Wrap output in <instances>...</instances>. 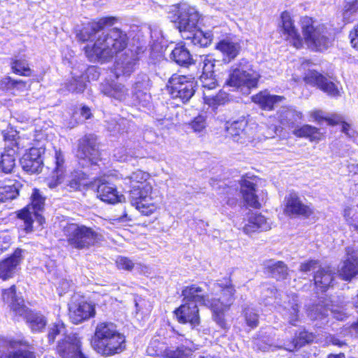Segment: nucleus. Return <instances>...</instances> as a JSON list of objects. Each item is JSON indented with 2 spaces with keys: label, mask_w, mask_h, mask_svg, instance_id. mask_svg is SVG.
Wrapping results in <instances>:
<instances>
[{
  "label": "nucleus",
  "mask_w": 358,
  "mask_h": 358,
  "mask_svg": "<svg viewBox=\"0 0 358 358\" xmlns=\"http://www.w3.org/2000/svg\"><path fill=\"white\" fill-rule=\"evenodd\" d=\"M116 19L106 17L98 21H92L85 25L77 34L79 41L85 42L90 41L85 48L87 57L91 60L107 61L117 53L124 50L128 43V37L125 32L117 28L111 29L99 35L94 43H92L95 35L106 26L114 24Z\"/></svg>",
  "instance_id": "1"
},
{
  "label": "nucleus",
  "mask_w": 358,
  "mask_h": 358,
  "mask_svg": "<svg viewBox=\"0 0 358 358\" xmlns=\"http://www.w3.org/2000/svg\"><path fill=\"white\" fill-rule=\"evenodd\" d=\"M130 187L129 201L138 212L145 216L153 214L159 207L162 198L157 189H153L150 175L141 170L124 178Z\"/></svg>",
  "instance_id": "2"
},
{
  "label": "nucleus",
  "mask_w": 358,
  "mask_h": 358,
  "mask_svg": "<svg viewBox=\"0 0 358 358\" xmlns=\"http://www.w3.org/2000/svg\"><path fill=\"white\" fill-rule=\"evenodd\" d=\"M125 343L124 335L118 331L114 323L102 322L96 325L93 346L98 353L104 356L120 353L126 348Z\"/></svg>",
  "instance_id": "3"
},
{
  "label": "nucleus",
  "mask_w": 358,
  "mask_h": 358,
  "mask_svg": "<svg viewBox=\"0 0 358 358\" xmlns=\"http://www.w3.org/2000/svg\"><path fill=\"white\" fill-rule=\"evenodd\" d=\"M260 77L251 62L242 58L231 66L225 83L235 90L248 94L252 89L257 87Z\"/></svg>",
  "instance_id": "4"
},
{
  "label": "nucleus",
  "mask_w": 358,
  "mask_h": 358,
  "mask_svg": "<svg viewBox=\"0 0 358 358\" xmlns=\"http://www.w3.org/2000/svg\"><path fill=\"white\" fill-rule=\"evenodd\" d=\"M3 300L9 304L15 316L23 317L33 331H41L47 324L45 317L39 313L29 311L21 296L16 294L15 285L3 289Z\"/></svg>",
  "instance_id": "5"
},
{
  "label": "nucleus",
  "mask_w": 358,
  "mask_h": 358,
  "mask_svg": "<svg viewBox=\"0 0 358 358\" xmlns=\"http://www.w3.org/2000/svg\"><path fill=\"white\" fill-rule=\"evenodd\" d=\"M62 231L68 244L78 250L89 249L101 238L92 228L76 223H67Z\"/></svg>",
  "instance_id": "6"
},
{
  "label": "nucleus",
  "mask_w": 358,
  "mask_h": 358,
  "mask_svg": "<svg viewBox=\"0 0 358 358\" xmlns=\"http://www.w3.org/2000/svg\"><path fill=\"white\" fill-rule=\"evenodd\" d=\"M30 203L18 212V218L23 222V229L26 233L33 230V223L37 222L41 226L44 218L41 213L44 209L45 198L38 189H34L30 197Z\"/></svg>",
  "instance_id": "7"
},
{
  "label": "nucleus",
  "mask_w": 358,
  "mask_h": 358,
  "mask_svg": "<svg viewBox=\"0 0 358 358\" xmlns=\"http://www.w3.org/2000/svg\"><path fill=\"white\" fill-rule=\"evenodd\" d=\"M169 18L177 23L182 37L186 32L195 31L199 20V14L194 8L185 4L172 5L168 8Z\"/></svg>",
  "instance_id": "8"
},
{
  "label": "nucleus",
  "mask_w": 358,
  "mask_h": 358,
  "mask_svg": "<svg viewBox=\"0 0 358 358\" xmlns=\"http://www.w3.org/2000/svg\"><path fill=\"white\" fill-rule=\"evenodd\" d=\"M302 29L308 47L315 51H323L331 45L327 30L324 25H314L312 18L306 17L302 21Z\"/></svg>",
  "instance_id": "9"
},
{
  "label": "nucleus",
  "mask_w": 358,
  "mask_h": 358,
  "mask_svg": "<svg viewBox=\"0 0 358 358\" xmlns=\"http://www.w3.org/2000/svg\"><path fill=\"white\" fill-rule=\"evenodd\" d=\"M212 290L211 310H226L234 303L236 290L230 278L218 280L213 284Z\"/></svg>",
  "instance_id": "10"
},
{
  "label": "nucleus",
  "mask_w": 358,
  "mask_h": 358,
  "mask_svg": "<svg viewBox=\"0 0 358 358\" xmlns=\"http://www.w3.org/2000/svg\"><path fill=\"white\" fill-rule=\"evenodd\" d=\"M168 87L173 99L186 103L194 94L196 82L190 76L173 74L169 80Z\"/></svg>",
  "instance_id": "11"
},
{
  "label": "nucleus",
  "mask_w": 358,
  "mask_h": 358,
  "mask_svg": "<svg viewBox=\"0 0 358 358\" xmlns=\"http://www.w3.org/2000/svg\"><path fill=\"white\" fill-rule=\"evenodd\" d=\"M313 339L312 334L308 331H300L296 338L288 343H284L283 345H275L273 341L267 338L264 339L263 336L258 338L255 341V345L257 349L262 351L274 350L276 348H284L288 351H294L298 348L303 346L306 343L310 342Z\"/></svg>",
  "instance_id": "12"
},
{
  "label": "nucleus",
  "mask_w": 358,
  "mask_h": 358,
  "mask_svg": "<svg viewBox=\"0 0 358 358\" xmlns=\"http://www.w3.org/2000/svg\"><path fill=\"white\" fill-rule=\"evenodd\" d=\"M77 157L82 166L96 164L99 152L97 147L96 139L93 135H85L78 141Z\"/></svg>",
  "instance_id": "13"
},
{
  "label": "nucleus",
  "mask_w": 358,
  "mask_h": 358,
  "mask_svg": "<svg viewBox=\"0 0 358 358\" xmlns=\"http://www.w3.org/2000/svg\"><path fill=\"white\" fill-rule=\"evenodd\" d=\"M255 127L248 124L244 119L227 123L226 126L227 136L234 141L240 143L250 141L255 136Z\"/></svg>",
  "instance_id": "14"
},
{
  "label": "nucleus",
  "mask_w": 358,
  "mask_h": 358,
  "mask_svg": "<svg viewBox=\"0 0 358 358\" xmlns=\"http://www.w3.org/2000/svg\"><path fill=\"white\" fill-rule=\"evenodd\" d=\"M57 352L62 358H87L80 350V341L76 334L66 336L59 341Z\"/></svg>",
  "instance_id": "15"
},
{
  "label": "nucleus",
  "mask_w": 358,
  "mask_h": 358,
  "mask_svg": "<svg viewBox=\"0 0 358 358\" xmlns=\"http://www.w3.org/2000/svg\"><path fill=\"white\" fill-rule=\"evenodd\" d=\"M45 149L41 148H31L20 160L22 169L29 173H36L42 171L43 161V155Z\"/></svg>",
  "instance_id": "16"
},
{
  "label": "nucleus",
  "mask_w": 358,
  "mask_h": 358,
  "mask_svg": "<svg viewBox=\"0 0 358 358\" xmlns=\"http://www.w3.org/2000/svg\"><path fill=\"white\" fill-rule=\"evenodd\" d=\"M174 313L177 320L181 324H189L191 329H195L200 324L199 308L196 303L183 302Z\"/></svg>",
  "instance_id": "17"
},
{
  "label": "nucleus",
  "mask_w": 358,
  "mask_h": 358,
  "mask_svg": "<svg viewBox=\"0 0 358 358\" xmlns=\"http://www.w3.org/2000/svg\"><path fill=\"white\" fill-rule=\"evenodd\" d=\"M285 202V213L289 215L308 217L313 213L312 208L303 203L296 192H292L286 196Z\"/></svg>",
  "instance_id": "18"
},
{
  "label": "nucleus",
  "mask_w": 358,
  "mask_h": 358,
  "mask_svg": "<svg viewBox=\"0 0 358 358\" xmlns=\"http://www.w3.org/2000/svg\"><path fill=\"white\" fill-rule=\"evenodd\" d=\"M69 317L74 324H79L95 315L93 305L85 301L72 302L69 305Z\"/></svg>",
  "instance_id": "19"
},
{
  "label": "nucleus",
  "mask_w": 358,
  "mask_h": 358,
  "mask_svg": "<svg viewBox=\"0 0 358 358\" xmlns=\"http://www.w3.org/2000/svg\"><path fill=\"white\" fill-rule=\"evenodd\" d=\"M183 302L194 303L203 305L211 309V296L207 294L203 289L197 285H192L184 287L182 291Z\"/></svg>",
  "instance_id": "20"
},
{
  "label": "nucleus",
  "mask_w": 358,
  "mask_h": 358,
  "mask_svg": "<svg viewBox=\"0 0 358 358\" xmlns=\"http://www.w3.org/2000/svg\"><path fill=\"white\" fill-rule=\"evenodd\" d=\"M137 59L132 51L128 50L118 57L114 65V74L117 78L129 77L135 71Z\"/></svg>",
  "instance_id": "21"
},
{
  "label": "nucleus",
  "mask_w": 358,
  "mask_h": 358,
  "mask_svg": "<svg viewBox=\"0 0 358 358\" xmlns=\"http://www.w3.org/2000/svg\"><path fill=\"white\" fill-rule=\"evenodd\" d=\"M54 159L55 166L51 175L46 179V184L51 189H56L62 182L66 171L64 155L61 150H55Z\"/></svg>",
  "instance_id": "22"
},
{
  "label": "nucleus",
  "mask_w": 358,
  "mask_h": 358,
  "mask_svg": "<svg viewBox=\"0 0 358 358\" xmlns=\"http://www.w3.org/2000/svg\"><path fill=\"white\" fill-rule=\"evenodd\" d=\"M86 77L89 79L97 80L99 77V73L95 66H90L87 69L86 76L81 74L76 76L73 74L72 78L64 84L66 91L72 93H81L86 88Z\"/></svg>",
  "instance_id": "23"
},
{
  "label": "nucleus",
  "mask_w": 358,
  "mask_h": 358,
  "mask_svg": "<svg viewBox=\"0 0 358 358\" xmlns=\"http://www.w3.org/2000/svg\"><path fill=\"white\" fill-rule=\"evenodd\" d=\"M306 83L318 86L323 92L331 96H340L338 86L331 80L327 78L315 71H310L305 77Z\"/></svg>",
  "instance_id": "24"
},
{
  "label": "nucleus",
  "mask_w": 358,
  "mask_h": 358,
  "mask_svg": "<svg viewBox=\"0 0 358 358\" xmlns=\"http://www.w3.org/2000/svg\"><path fill=\"white\" fill-rule=\"evenodd\" d=\"M339 275L344 280H350L358 274V251L352 247L346 248V259L338 271Z\"/></svg>",
  "instance_id": "25"
},
{
  "label": "nucleus",
  "mask_w": 358,
  "mask_h": 358,
  "mask_svg": "<svg viewBox=\"0 0 358 358\" xmlns=\"http://www.w3.org/2000/svg\"><path fill=\"white\" fill-rule=\"evenodd\" d=\"M150 87V80L146 74H139L133 85V95L143 106H147L150 101L151 96L148 93Z\"/></svg>",
  "instance_id": "26"
},
{
  "label": "nucleus",
  "mask_w": 358,
  "mask_h": 358,
  "mask_svg": "<svg viewBox=\"0 0 358 358\" xmlns=\"http://www.w3.org/2000/svg\"><path fill=\"white\" fill-rule=\"evenodd\" d=\"M99 90L105 96L120 102L126 101L129 96V89L117 82L105 81L101 83Z\"/></svg>",
  "instance_id": "27"
},
{
  "label": "nucleus",
  "mask_w": 358,
  "mask_h": 358,
  "mask_svg": "<svg viewBox=\"0 0 358 358\" xmlns=\"http://www.w3.org/2000/svg\"><path fill=\"white\" fill-rule=\"evenodd\" d=\"M281 20L283 34L286 36V40L297 49L302 47L303 40L294 27L289 13L286 11L283 12L281 14Z\"/></svg>",
  "instance_id": "28"
},
{
  "label": "nucleus",
  "mask_w": 358,
  "mask_h": 358,
  "mask_svg": "<svg viewBox=\"0 0 358 358\" xmlns=\"http://www.w3.org/2000/svg\"><path fill=\"white\" fill-rule=\"evenodd\" d=\"M22 250L17 249L9 257L0 262V278L5 280L13 276L22 259Z\"/></svg>",
  "instance_id": "29"
},
{
  "label": "nucleus",
  "mask_w": 358,
  "mask_h": 358,
  "mask_svg": "<svg viewBox=\"0 0 358 358\" xmlns=\"http://www.w3.org/2000/svg\"><path fill=\"white\" fill-rule=\"evenodd\" d=\"M271 228V221L262 214L251 213L248 215L247 223L243 227L246 234L259 231H267Z\"/></svg>",
  "instance_id": "30"
},
{
  "label": "nucleus",
  "mask_w": 358,
  "mask_h": 358,
  "mask_svg": "<svg viewBox=\"0 0 358 358\" xmlns=\"http://www.w3.org/2000/svg\"><path fill=\"white\" fill-rule=\"evenodd\" d=\"M216 48L223 55L224 61L229 62L238 55L241 45L238 40L227 38L220 41L216 45Z\"/></svg>",
  "instance_id": "31"
},
{
  "label": "nucleus",
  "mask_w": 358,
  "mask_h": 358,
  "mask_svg": "<svg viewBox=\"0 0 358 358\" xmlns=\"http://www.w3.org/2000/svg\"><path fill=\"white\" fill-rule=\"evenodd\" d=\"M255 178L244 177L240 182L241 193L245 202L250 206L255 208L260 207L257 196L255 193Z\"/></svg>",
  "instance_id": "32"
},
{
  "label": "nucleus",
  "mask_w": 358,
  "mask_h": 358,
  "mask_svg": "<svg viewBox=\"0 0 358 358\" xmlns=\"http://www.w3.org/2000/svg\"><path fill=\"white\" fill-rule=\"evenodd\" d=\"M302 117L301 112L289 107H282L277 113V118L280 124L293 130L297 127L296 123L301 120Z\"/></svg>",
  "instance_id": "33"
},
{
  "label": "nucleus",
  "mask_w": 358,
  "mask_h": 358,
  "mask_svg": "<svg viewBox=\"0 0 358 358\" xmlns=\"http://www.w3.org/2000/svg\"><path fill=\"white\" fill-rule=\"evenodd\" d=\"M12 147L6 146L1 155L0 171L5 173H10L15 166L18 148L16 142H11Z\"/></svg>",
  "instance_id": "34"
},
{
  "label": "nucleus",
  "mask_w": 358,
  "mask_h": 358,
  "mask_svg": "<svg viewBox=\"0 0 358 358\" xmlns=\"http://www.w3.org/2000/svg\"><path fill=\"white\" fill-rule=\"evenodd\" d=\"M97 196L108 203L121 202L124 199L123 195L118 194L115 185L108 182H102L98 185Z\"/></svg>",
  "instance_id": "35"
},
{
  "label": "nucleus",
  "mask_w": 358,
  "mask_h": 358,
  "mask_svg": "<svg viewBox=\"0 0 358 358\" xmlns=\"http://www.w3.org/2000/svg\"><path fill=\"white\" fill-rule=\"evenodd\" d=\"M334 271L330 267L320 268L314 275L315 285L322 292H325L334 280Z\"/></svg>",
  "instance_id": "36"
},
{
  "label": "nucleus",
  "mask_w": 358,
  "mask_h": 358,
  "mask_svg": "<svg viewBox=\"0 0 358 358\" xmlns=\"http://www.w3.org/2000/svg\"><path fill=\"white\" fill-rule=\"evenodd\" d=\"M284 99L283 96L271 95L267 91H262L252 96L254 103L260 106L264 110H271L274 104Z\"/></svg>",
  "instance_id": "37"
},
{
  "label": "nucleus",
  "mask_w": 358,
  "mask_h": 358,
  "mask_svg": "<svg viewBox=\"0 0 358 358\" xmlns=\"http://www.w3.org/2000/svg\"><path fill=\"white\" fill-rule=\"evenodd\" d=\"M185 40L190 41V43L194 45L199 47L208 46L213 40V34L211 32H203L200 29H195V31L189 33L186 32L182 37Z\"/></svg>",
  "instance_id": "38"
},
{
  "label": "nucleus",
  "mask_w": 358,
  "mask_h": 358,
  "mask_svg": "<svg viewBox=\"0 0 358 358\" xmlns=\"http://www.w3.org/2000/svg\"><path fill=\"white\" fill-rule=\"evenodd\" d=\"M10 67L12 71L22 76H31L33 71L29 67V62L24 55H15L11 59Z\"/></svg>",
  "instance_id": "39"
},
{
  "label": "nucleus",
  "mask_w": 358,
  "mask_h": 358,
  "mask_svg": "<svg viewBox=\"0 0 358 358\" xmlns=\"http://www.w3.org/2000/svg\"><path fill=\"white\" fill-rule=\"evenodd\" d=\"M282 317L290 324L296 325V322L299 321L298 296L294 295L292 301L285 303L282 312Z\"/></svg>",
  "instance_id": "40"
},
{
  "label": "nucleus",
  "mask_w": 358,
  "mask_h": 358,
  "mask_svg": "<svg viewBox=\"0 0 358 358\" xmlns=\"http://www.w3.org/2000/svg\"><path fill=\"white\" fill-rule=\"evenodd\" d=\"M170 58L182 66H188L193 62L189 51L184 45H176L172 50Z\"/></svg>",
  "instance_id": "41"
},
{
  "label": "nucleus",
  "mask_w": 358,
  "mask_h": 358,
  "mask_svg": "<svg viewBox=\"0 0 358 358\" xmlns=\"http://www.w3.org/2000/svg\"><path fill=\"white\" fill-rule=\"evenodd\" d=\"M11 347H19V349L10 352L8 358H36L34 348L29 345L27 342L14 341L11 343Z\"/></svg>",
  "instance_id": "42"
},
{
  "label": "nucleus",
  "mask_w": 358,
  "mask_h": 358,
  "mask_svg": "<svg viewBox=\"0 0 358 358\" xmlns=\"http://www.w3.org/2000/svg\"><path fill=\"white\" fill-rule=\"evenodd\" d=\"M266 269L272 277L277 280L285 279L288 275V268L286 264L281 261H268L266 264Z\"/></svg>",
  "instance_id": "43"
},
{
  "label": "nucleus",
  "mask_w": 358,
  "mask_h": 358,
  "mask_svg": "<svg viewBox=\"0 0 358 358\" xmlns=\"http://www.w3.org/2000/svg\"><path fill=\"white\" fill-rule=\"evenodd\" d=\"M293 134L297 137L309 138L311 141L320 140L322 135L319 129L309 124L296 127Z\"/></svg>",
  "instance_id": "44"
},
{
  "label": "nucleus",
  "mask_w": 358,
  "mask_h": 358,
  "mask_svg": "<svg viewBox=\"0 0 358 358\" xmlns=\"http://www.w3.org/2000/svg\"><path fill=\"white\" fill-rule=\"evenodd\" d=\"M168 349L169 347L164 343L159 341L157 338H153L150 342L146 351L150 356L166 358Z\"/></svg>",
  "instance_id": "45"
},
{
  "label": "nucleus",
  "mask_w": 358,
  "mask_h": 358,
  "mask_svg": "<svg viewBox=\"0 0 358 358\" xmlns=\"http://www.w3.org/2000/svg\"><path fill=\"white\" fill-rule=\"evenodd\" d=\"M329 313H333L334 310L328 304L318 303L308 311V315L311 320H325Z\"/></svg>",
  "instance_id": "46"
},
{
  "label": "nucleus",
  "mask_w": 358,
  "mask_h": 358,
  "mask_svg": "<svg viewBox=\"0 0 358 358\" xmlns=\"http://www.w3.org/2000/svg\"><path fill=\"white\" fill-rule=\"evenodd\" d=\"M166 358H192V350L181 345L178 347H169Z\"/></svg>",
  "instance_id": "47"
},
{
  "label": "nucleus",
  "mask_w": 358,
  "mask_h": 358,
  "mask_svg": "<svg viewBox=\"0 0 358 358\" xmlns=\"http://www.w3.org/2000/svg\"><path fill=\"white\" fill-rule=\"evenodd\" d=\"M243 315L246 324L251 329L256 328L259 324V314L252 307L247 306L243 310Z\"/></svg>",
  "instance_id": "48"
},
{
  "label": "nucleus",
  "mask_w": 358,
  "mask_h": 358,
  "mask_svg": "<svg viewBox=\"0 0 358 358\" xmlns=\"http://www.w3.org/2000/svg\"><path fill=\"white\" fill-rule=\"evenodd\" d=\"M85 180V174L82 171H75L71 173L67 180V186L69 191H76L80 189L82 185H84V180Z\"/></svg>",
  "instance_id": "49"
},
{
  "label": "nucleus",
  "mask_w": 358,
  "mask_h": 358,
  "mask_svg": "<svg viewBox=\"0 0 358 358\" xmlns=\"http://www.w3.org/2000/svg\"><path fill=\"white\" fill-rule=\"evenodd\" d=\"M203 99L206 103L213 107L224 104L229 99L227 94L221 91L216 95L207 94L206 91H203Z\"/></svg>",
  "instance_id": "50"
},
{
  "label": "nucleus",
  "mask_w": 358,
  "mask_h": 358,
  "mask_svg": "<svg viewBox=\"0 0 358 358\" xmlns=\"http://www.w3.org/2000/svg\"><path fill=\"white\" fill-rule=\"evenodd\" d=\"M131 126V122L125 118L115 117L108 122V129L111 131L124 132Z\"/></svg>",
  "instance_id": "51"
},
{
  "label": "nucleus",
  "mask_w": 358,
  "mask_h": 358,
  "mask_svg": "<svg viewBox=\"0 0 358 358\" xmlns=\"http://www.w3.org/2000/svg\"><path fill=\"white\" fill-rule=\"evenodd\" d=\"M18 194V189L14 185H5L0 188V199H2V203L15 199Z\"/></svg>",
  "instance_id": "52"
},
{
  "label": "nucleus",
  "mask_w": 358,
  "mask_h": 358,
  "mask_svg": "<svg viewBox=\"0 0 358 358\" xmlns=\"http://www.w3.org/2000/svg\"><path fill=\"white\" fill-rule=\"evenodd\" d=\"M220 194H226L227 196L222 199L221 202L223 203V204L232 206L236 203L237 199L234 196L238 194L237 188L225 187L223 188L222 191L220 192Z\"/></svg>",
  "instance_id": "53"
},
{
  "label": "nucleus",
  "mask_w": 358,
  "mask_h": 358,
  "mask_svg": "<svg viewBox=\"0 0 358 358\" xmlns=\"http://www.w3.org/2000/svg\"><path fill=\"white\" fill-rule=\"evenodd\" d=\"M344 217L351 230L358 234V213H355L351 208H346L344 210Z\"/></svg>",
  "instance_id": "54"
},
{
  "label": "nucleus",
  "mask_w": 358,
  "mask_h": 358,
  "mask_svg": "<svg viewBox=\"0 0 358 358\" xmlns=\"http://www.w3.org/2000/svg\"><path fill=\"white\" fill-rule=\"evenodd\" d=\"M150 38L153 42V45L157 43H162L164 36L162 31L159 25L154 24L150 25Z\"/></svg>",
  "instance_id": "55"
},
{
  "label": "nucleus",
  "mask_w": 358,
  "mask_h": 358,
  "mask_svg": "<svg viewBox=\"0 0 358 358\" xmlns=\"http://www.w3.org/2000/svg\"><path fill=\"white\" fill-rule=\"evenodd\" d=\"M114 157L119 162H129L133 157V153L128 152L126 148L120 147L114 150Z\"/></svg>",
  "instance_id": "56"
},
{
  "label": "nucleus",
  "mask_w": 358,
  "mask_h": 358,
  "mask_svg": "<svg viewBox=\"0 0 358 358\" xmlns=\"http://www.w3.org/2000/svg\"><path fill=\"white\" fill-rule=\"evenodd\" d=\"M200 80L205 90H214L217 86V83L213 76L201 75Z\"/></svg>",
  "instance_id": "57"
},
{
  "label": "nucleus",
  "mask_w": 358,
  "mask_h": 358,
  "mask_svg": "<svg viewBox=\"0 0 358 358\" xmlns=\"http://www.w3.org/2000/svg\"><path fill=\"white\" fill-rule=\"evenodd\" d=\"M116 265L119 269L131 271L135 264L128 257L120 256L116 259Z\"/></svg>",
  "instance_id": "58"
},
{
  "label": "nucleus",
  "mask_w": 358,
  "mask_h": 358,
  "mask_svg": "<svg viewBox=\"0 0 358 358\" xmlns=\"http://www.w3.org/2000/svg\"><path fill=\"white\" fill-rule=\"evenodd\" d=\"M191 128L195 132H201L206 127V117L203 115H198L190 123Z\"/></svg>",
  "instance_id": "59"
},
{
  "label": "nucleus",
  "mask_w": 358,
  "mask_h": 358,
  "mask_svg": "<svg viewBox=\"0 0 358 358\" xmlns=\"http://www.w3.org/2000/svg\"><path fill=\"white\" fill-rule=\"evenodd\" d=\"M64 331V327L62 323H55L49 330L48 332V340L50 343L55 341L56 336L62 334Z\"/></svg>",
  "instance_id": "60"
},
{
  "label": "nucleus",
  "mask_w": 358,
  "mask_h": 358,
  "mask_svg": "<svg viewBox=\"0 0 358 358\" xmlns=\"http://www.w3.org/2000/svg\"><path fill=\"white\" fill-rule=\"evenodd\" d=\"M215 60L205 59L203 62V71L201 75L213 76Z\"/></svg>",
  "instance_id": "61"
},
{
  "label": "nucleus",
  "mask_w": 358,
  "mask_h": 358,
  "mask_svg": "<svg viewBox=\"0 0 358 358\" xmlns=\"http://www.w3.org/2000/svg\"><path fill=\"white\" fill-rule=\"evenodd\" d=\"M225 310H212L213 314V320L222 329L227 328V323L224 320V311Z\"/></svg>",
  "instance_id": "62"
},
{
  "label": "nucleus",
  "mask_w": 358,
  "mask_h": 358,
  "mask_svg": "<svg viewBox=\"0 0 358 358\" xmlns=\"http://www.w3.org/2000/svg\"><path fill=\"white\" fill-rule=\"evenodd\" d=\"M318 266L319 262L317 260H309L301 264L299 271L303 273H308L314 271Z\"/></svg>",
  "instance_id": "63"
},
{
  "label": "nucleus",
  "mask_w": 358,
  "mask_h": 358,
  "mask_svg": "<svg viewBox=\"0 0 358 358\" xmlns=\"http://www.w3.org/2000/svg\"><path fill=\"white\" fill-rule=\"evenodd\" d=\"M349 38L352 47L358 50V24L350 31Z\"/></svg>",
  "instance_id": "64"
}]
</instances>
